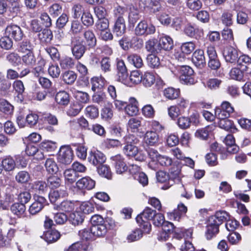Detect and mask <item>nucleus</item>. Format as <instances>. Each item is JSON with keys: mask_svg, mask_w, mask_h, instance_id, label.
I'll return each instance as SVG.
<instances>
[{"mask_svg": "<svg viewBox=\"0 0 251 251\" xmlns=\"http://www.w3.org/2000/svg\"><path fill=\"white\" fill-rule=\"evenodd\" d=\"M74 36L86 46L89 50L94 49L97 46V39L92 29H88L84 31L82 36L80 35Z\"/></svg>", "mask_w": 251, "mask_h": 251, "instance_id": "20e7f679", "label": "nucleus"}, {"mask_svg": "<svg viewBox=\"0 0 251 251\" xmlns=\"http://www.w3.org/2000/svg\"><path fill=\"white\" fill-rule=\"evenodd\" d=\"M234 112V108L227 101L222 102L220 106H217L215 109V114L218 119L229 117Z\"/></svg>", "mask_w": 251, "mask_h": 251, "instance_id": "6e6552de", "label": "nucleus"}, {"mask_svg": "<svg viewBox=\"0 0 251 251\" xmlns=\"http://www.w3.org/2000/svg\"><path fill=\"white\" fill-rule=\"evenodd\" d=\"M208 224L206 227L207 230L205 232V237L207 240H211L215 237L219 232V226L216 223L211 222L210 219L208 220Z\"/></svg>", "mask_w": 251, "mask_h": 251, "instance_id": "79ce46f5", "label": "nucleus"}, {"mask_svg": "<svg viewBox=\"0 0 251 251\" xmlns=\"http://www.w3.org/2000/svg\"><path fill=\"white\" fill-rule=\"evenodd\" d=\"M39 41L42 44H50L53 39L52 31L49 28H44L38 34Z\"/></svg>", "mask_w": 251, "mask_h": 251, "instance_id": "58836bf2", "label": "nucleus"}, {"mask_svg": "<svg viewBox=\"0 0 251 251\" xmlns=\"http://www.w3.org/2000/svg\"><path fill=\"white\" fill-rule=\"evenodd\" d=\"M38 82L43 89L48 91L49 94L51 95L55 93V90L52 87V82L48 78L40 76L38 78Z\"/></svg>", "mask_w": 251, "mask_h": 251, "instance_id": "3c124183", "label": "nucleus"}, {"mask_svg": "<svg viewBox=\"0 0 251 251\" xmlns=\"http://www.w3.org/2000/svg\"><path fill=\"white\" fill-rule=\"evenodd\" d=\"M144 143L149 146H157L159 145V136L153 130H148L144 134Z\"/></svg>", "mask_w": 251, "mask_h": 251, "instance_id": "b1692460", "label": "nucleus"}, {"mask_svg": "<svg viewBox=\"0 0 251 251\" xmlns=\"http://www.w3.org/2000/svg\"><path fill=\"white\" fill-rule=\"evenodd\" d=\"M230 218L229 214L225 210H219L215 212L214 215L209 217L211 222L216 223L218 226L222 225L224 222H226Z\"/></svg>", "mask_w": 251, "mask_h": 251, "instance_id": "a878e982", "label": "nucleus"}, {"mask_svg": "<svg viewBox=\"0 0 251 251\" xmlns=\"http://www.w3.org/2000/svg\"><path fill=\"white\" fill-rule=\"evenodd\" d=\"M68 195L66 188H60L59 190H50L49 193V198L51 203H54L61 197H66Z\"/></svg>", "mask_w": 251, "mask_h": 251, "instance_id": "e433bc0d", "label": "nucleus"}, {"mask_svg": "<svg viewBox=\"0 0 251 251\" xmlns=\"http://www.w3.org/2000/svg\"><path fill=\"white\" fill-rule=\"evenodd\" d=\"M2 168L5 171L9 172L13 170L16 166L15 160L10 156H6L1 161Z\"/></svg>", "mask_w": 251, "mask_h": 251, "instance_id": "338daca9", "label": "nucleus"}, {"mask_svg": "<svg viewBox=\"0 0 251 251\" xmlns=\"http://www.w3.org/2000/svg\"><path fill=\"white\" fill-rule=\"evenodd\" d=\"M106 160L105 155L100 151L93 150L89 152L88 161L90 164L96 167L104 164Z\"/></svg>", "mask_w": 251, "mask_h": 251, "instance_id": "dca6fc26", "label": "nucleus"}, {"mask_svg": "<svg viewBox=\"0 0 251 251\" xmlns=\"http://www.w3.org/2000/svg\"><path fill=\"white\" fill-rule=\"evenodd\" d=\"M61 237L59 231L55 228L47 230L44 232L42 236L43 239L48 244L56 242Z\"/></svg>", "mask_w": 251, "mask_h": 251, "instance_id": "c85d7f7f", "label": "nucleus"}, {"mask_svg": "<svg viewBox=\"0 0 251 251\" xmlns=\"http://www.w3.org/2000/svg\"><path fill=\"white\" fill-rule=\"evenodd\" d=\"M141 17L138 9L132 5H130L128 17L129 23L134 26L135 24L140 20Z\"/></svg>", "mask_w": 251, "mask_h": 251, "instance_id": "09e8293b", "label": "nucleus"}, {"mask_svg": "<svg viewBox=\"0 0 251 251\" xmlns=\"http://www.w3.org/2000/svg\"><path fill=\"white\" fill-rule=\"evenodd\" d=\"M156 211L150 207L147 206L143 211L136 217V221L144 232L150 233L151 230V225L150 221H152L156 213Z\"/></svg>", "mask_w": 251, "mask_h": 251, "instance_id": "7ed1b4c3", "label": "nucleus"}, {"mask_svg": "<svg viewBox=\"0 0 251 251\" xmlns=\"http://www.w3.org/2000/svg\"><path fill=\"white\" fill-rule=\"evenodd\" d=\"M174 55L178 61H184L188 55V42L183 43L177 50H176Z\"/></svg>", "mask_w": 251, "mask_h": 251, "instance_id": "c9c22d12", "label": "nucleus"}, {"mask_svg": "<svg viewBox=\"0 0 251 251\" xmlns=\"http://www.w3.org/2000/svg\"><path fill=\"white\" fill-rule=\"evenodd\" d=\"M101 118L104 121H109L113 116V105L108 103L101 110Z\"/></svg>", "mask_w": 251, "mask_h": 251, "instance_id": "4d7b16f0", "label": "nucleus"}, {"mask_svg": "<svg viewBox=\"0 0 251 251\" xmlns=\"http://www.w3.org/2000/svg\"><path fill=\"white\" fill-rule=\"evenodd\" d=\"M127 61L130 64L139 69L144 65L143 59L140 55L137 53H130L127 56Z\"/></svg>", "mask_w": 251, "mask_h": 251, "instance_id": "a19ab883", "label": "nucleus"}, {"mask_svg": "<svg viewBox=\"0 0 251 251\" xmlns=\"http://www.w3.org/2000/svg\"><path fill=\"white\" fill-rule=\"evenodd\" d=\"M237 64L246 74L251 76V57L245 54L240 55Z\"/></svg>", "mask_w": 251, "mask_h": 251, "instance_id": "6ab92c4d", "label": "nucleus"}, {"mask_svg": "<svg viewBox=\"0 0 251 251\" xmlns=\"http://www.w3.org/2000/svg\"><path fill=\"white\" fill-rule=\"evenodd\" d=\"M229 76L232 79L245 82L250 79V76L240 67H234L229 72Z\"/></svg>", "mask_w": 251, "mask_h": 251, "instance_id": "aec40b11", "label": "nucleus"}, {"mask_svg": "<svg viewBox=\"0 0 251 251\" xmlns=\"http://www.w3.org/2000/svg\"><path fill=\"white\" fill-rule=\"evenodd\" d=\"M112 165L114 167L116 172L118 174H122L128 170L124 157L118 154L110 157Z\"/></svg>", "mask_w": 251, "mask_h": 251, "instance_id": "ddd939ff", "label": "nucleus"}, {"mask_svg": "<svg viewBox=\"0 0 251 251\" xmlns=\"http://www.w3.org/2000/svg\"><path fill=\"white\" fill-rule=\"evenodd\" d=\"M74 157V152L70 145L62 146L59 150L57 159L59 163L64 165L70 164Z\"/></svg>", "mask_w": 251, "mask_h": 251, "instance_id": "0eeeda50", "label": "nucleus"}, {"mask_svg": "<svg viewBox=\"0 0 251 251\" xmlns=\"http://www.w3.org/2000/svg\"><path fill=\"white\" fill-rule=\"evenodd\" d=\"M75 184L77 188L79 190H90L95 187L96 182L90 177L85 176L76 181Z\"/></svg>", "mask_w": 251, "mask_h": 251, "instance_id": "5701e85b", "label": "nucleus"}, {"mask_svg": "<svg viewBox=\"0 0 251 251\" xmlns=\"http://www.w3.org/2000/svg\"><path fill=\"white\" fill-rule=\"evenodd\" d=\"M75 59L67 55L61 56L57 61L62 69H71L75 66Z\"/></svg>", "mask_w": 251, "mask_h": 251, "instance_id": "f704fd0d", "label": "nucleus"}, {"mask_svg": "<svg viewBox=\"0 0 251 251\" xmlns=\"http://www.w3.org/2000/svg\"><path fill=\"white\" fill-rule=\"evenodd\" d=\"M71 50L74 58L76 60H80L89 49L78 40L75 36L71 39Z\"/></svg>", "mask_w": 251, "mask_h": 251, "instance_id": "423d86ee", "label": "nucleus"}, {"mask_svg": "<svg viewBox=\"0 0 251 251\" xmlns=\"http://www.w3.org/2000/svg\"><path fill=\"white\" fill-rule=\"evenodd\" d=\"M21 60L27 67H32L36 64V58L34 51L25 53L21 57Z\"/></svg>", "mask_w": 251, "mask_h": 251, "instance_id": "5fc2aeb1", "label": "nucleus"}, {"mask_svg": "<svg viewBox=\"0 0 251 251\" xmlns=\"http://www.w3.org/2000/svg\"><path fill=\"white\" fill-rule=\"evenodd\" d=\"M76 124L71 125L70 130L71 134H80V130L81 131H90L91 125L88 121L83 116H81L76 119Z\"/></svg>", "mask_w": 251, "mask_h": 251, "instance_id": "9d476101", "label": "nucleus"}, {"mask_svg": "<svg viewBox=\"0 0 251 251\" xmlns=\"http://www.w3.org/2000/svg\"><path fill=\"white\" fill-rule=\"evenodd\" d=\"M70 95L65 91H60L55 95V100L60 105H67L70 101Z\"/></svg>", "mask_w": 251, "mask_h": 251, "instance_id": "37998d69", "label": "nucleus"}, {"mask_svg": "<svg viewBox=\"0 0 251 251\" xmlns=\"http://www.w3.org/2000/svg\"><path fill=\"white\" fill-rule=\"evenodd\" d=\"M221 21L226 27L232 26L233 24V14L232 12L228 10L224 11L221 17Z\"/></svg>", "mask_w": 251, "mask_h": 251, "instance_id": "680f3d73", "label": "nucleus"}, {"mask_svg": "<svg viewBox=\"0 0 251 251\" xmlns=\"http://www.w3.org/2000/svg\"><path fill=\"white\" fill-rule=\"evenodd\" d=\"M180 165L177 164H173L169 170L168 175L172 183H175V180L178 179L180 173Z\"/></svg>", "mask_w": 251, "mask_h": 251, "instance_id": "0e129e2a", "label": "nucleus"}, {"mask_svg": "<svg viewBox=\"0 0 251 251\" xmlns=\"http://www.w3.org/2000/svg\"><path fill=\"white\" fill-rule=\"evenodd\" d=\"M191 60L197 68L203 67L206 64L203 50L201 49L196 50L193 53Z\"/></svg>", "mask_w": 251, "mask_h": 251, "instance_id": "393cba45", "label": "nucleus"}, {"mask_svg": "<svg viewBox=\"0 0 251 251\" xmlns=\"http://www.w3.org/2000/svg\"><path fill=\"white\" fill-rule=\"evenodd\" d=\"M79 236L81 240L85 241H92L96 239V237L92 229V226L89 228H84L79 231Z\"/></svg>", "mask_w": 251, "mask_h": 251, "instance_id": "603ef678", "label": "nucleus"}, {"mask_svg": "<svg viewBox=\"0 0 251 251\" xmlns=\"http://www.w3.org/2000/svg\"><path fill=\"white\" fill-rule=\"evenodd\" d=\"M117 75L120 81L126 79L128 74L125 63L122 59H117L116 64Z\"/></svg>", "mask_w": 251, "mask_h": 251, "instance_id": "72a5a7b5", "label": "nucleus"}, {"mask_svg": "<svg viewBox=\"0 0 251 251\" xmlns=\"http://www.w3.org/2000/svg\"><path fill=\"white\" fill-rule=\"evenodd\" d=\"M65 180L66 183L72 184L76 181L79 177L78 174H76L72 169H67L64 172Z\"/></svg>", "mask_w": 251, "mask_h": 251, "instance_id": "774afa93", "label": "nucleus"}, {"mask_svg": "<svg viewBox=\"0 0 251 251\" xmlns=\"http://www.w3.org/2000/svg\"><path fill=\"white\" fill-rule=\"evenodd\" d=\"M223 56L226 62L235 64L239 58V51L237 49L232 46L226 47L223 51Z\"/></svg>", "mask_w": 251, "mask_h": 251, "instance_id": "f3484780", "label": "nucleus"}, {"mask_svg": "<svg viewBox=\"0 0 251 251\" xmlns=\"http://www.w3.org/2000/svg\"><path fill=\"white\" fill-rule=\"evenodd\" d=\"M47 185L50 190L57 189L63 186L62 180L61 176L56 174L49 175L46 179Z\"/></svg>", "mask_w": 251, "mask_h": 251, "instance_id": "412c9836", "label": "nucleus"}, {"mask_svg": "<svg viewBox=\"0 0 251 251\" xmlns=\"http://www.w3.org/2000/svg\"><path fill=\"white\" fill-rule=\"evenodd\" d=\"M83 107V104L79 102H72L67 109L66 114L70 117H74L78 115Z\"/></svg>", "mask_w": 251, "mask_h": 251, "instance_id": "49530a36", "label": "nucleus"}, {"mask_svg": "<svg viewBox=\"0 0 251 251\" xmlns=\"http://www.w3.org/2000/svg\"><path fill=\"white\" fill-rule=\"evenodd\" d=\"M96 168L98 173L100 176L108 179L112 178V173L108 165L102 164V165H100Z\"/></svg>", "mask_w": 251, "mask_h": 251, "instance_id": "bf43d9fd", "label": "nucleus"}, {"mask_svg": "<svg viewBox=\"0 0 251 251\" xmlns=\"http://www.w3.org/2000/svg\"><path fill=\"white\" fill-rule=\"evenodd\" d=\"M84 114L90 119H96L99 116V108L94 105H88L84 109Z\"/></svg>", "mask_w": 251, "mask_h": 251, "instance_id": "052dcab7", "label": "nucleus"}, {"mask_svg": "<svg viewBox=\"0 0 251 251\" xmlns=\"http://www.w3.org/2000/svg\"><path fill=\"white\" fill-rule=\"evenodd\" d=\"M139 5L150 13L155 14L163 10L160 0H140Z\"/></svg>", "mask_w": 251, "mask_h": 251, "instance_id": "1a4fd4ad", "label": "nucleus"}, {"mask_svg": "<svg viewBox=\"0 0 251 251\" xmlns=\"http://www.w3.org/2000/svg\"><path fill=\"white\" fill-rule=\"evenodd\" d=\"M11 212L18 218H27L26 206L24 203L19 202L13 203L10 207Z\"/></svg>", "mask_w": 251, "mask_h": 251, "instance_id": "bb28decb", "label": "nucleus"}, {"mask_svg": "<svg viewBox=\"0 0 251 251\" xmlns=\"http://www.w3.org/2000/svg\"><path fill=\"white\" fill-rule=\"evenodd\" d=\"M113 32L118 36H121L126 31V25L123 17L116 18L112 27Z\"/></svg>", "mask_w": 251, "mask_h": 251, "instance_id": "7c9ffc66", "label": "nucleus"}, {"mask_svg": "<svg viewBox=\"0 0 251 251\" xmlns=\"http://www.w3.org/2000/svg\"><path fill=\"white\" fill-rule=\"evenodd\" d=\"M5 33L6 35L16 42L21 41L24 36L22 28L15 24H11L8 25L5 28Z\"/></svg>", "mask_w": 251, "mask_h": 251, "instance_id": "f8f14e48", "label": "nucleus"}, {"mask_svg": "<svg viewBox=\"0 0 251 251\" xmlns=\"http://www.w3.org/2000/svg\"><path fill=\"white\" fill-rule=\"evenodd\" d=\"M157 53H150L147 56V63L148 65L152 69H158L161 65L159 58Z\"/></svg>", "mask_w": 251, "mask_h": 251, "instance_id": "13d9d810", "label": "nucleus"}, {"mask_svg": "<svg viewBox=\"0 0 251 251\" xmlns=\"http://www.w3.org/2000/svg\"><path fill=\"white\" fill-rule=\"evenodd\" d=\"M39 148L40 150L45 152H53L57 148V143L51 140H44L40 144Z\"/></svg>", "mask_w": 251, "mask_h": 251, "instance_id": "864d4df0", "label": "nucleus"}, {"mask_svg": "<svg viewBox=\"0 0 251 251\" xmlns=\"http://www.w3.org/2000/svg\"><path fill=\"white\" fill-rule=\"evenodd\" d=\"M161 227L162 231L160 233V238L162 240L166 241L170 237L171 235L174 233L176 229V226L172 222L165 221Z\"/></svg>", "mask_w": 251, "mask_h": 251, "instance_id": "4be33fe9", "label": "nucleus"}, {"mask_svg": "<svg viewBox=\"0 0 251 251\" xmlns=\"http://www.w3.org/2000/svg\"><path fill=\"white\" fill-rule=\"evenodd\" d=\"M11 82L7 79L4 75L0 73V94L3 96H7L10 94Z\"/></svg>", "mask_w": 251, "mask_h": 251, "instance_id": "2f4dec72", "label": "nucleus"}, {"mask_svg": "<svg viewBox=\"0 0 251 251\" xmlns=\"http://www.w3.org/2000/svg\"><path fill=\"white\" fill-rule=\"evenodd\" d=\"M92 229L96 238L112 237L116 235L115 221L111 217L104 219L100 215L95 214L90 220Z\"/></svg>", "mask_w": 251, "mask_h": 251, "instance_id": "f257e3e1", "label": "nucleus"}, {"mask_svg": "<svg viewBox=\"0 0 251 251\" xmlns=\"http://www.w3.org/2000/svg\"><path fill=\"white\" fill-rule=\"evenodd\" d=\"M145 48L147 51L151 53H158L160 52L158 41L155 39H150L145 43Z\"/></svg>", "mask_w": 251, "mask_h": 251, "instance_id": "8fccbe9b", "label": "nucleus"}, {"mask_svg": "<svg viewBox=\"0 0 251 251\" xmlns=\"http://www.w3.org/2000/svg\"><path fill=\"white\" fill-rule=\"evenodd\" d=\"M173 237L178 240H181L184 238V243L180 248L181 251H188L187 244L188 240L187 236H188V230L187 229L181 228H178L176 230L174 231Z\"/></svg>", "mask_w": 251, "mask_h": 251, "instance_id": "cd10ccee", "label": "nucleus"}, {"mask_svg": "<svg viewBox=\"0 0 251 251\" xmlns=\"http://www.w3.org/2000/svg\"><path fill=\"white\" fill-rule=\"evenodd\" d=\"M156 78L152 72H146L142 76L143 85L146 87H151L155 82Z\"/></svg>", "mask_w": 251, "mask_h": 251, "instance_id": "6e6d98bb", "label": "nucleus"}, {"mask_svg": "<svg viewBox=\"0 0 251 251\" xmlns=\"http://www.w3.org/2000/svg\"><path fill=\"white\" fill-rule=\"evenodd\" d=\"M11 86L14 94L15 100L20 103L24 102L25 100L24 93L25 88L24 82L20 79L14 80Z\"/></svg>", "mask_w": 251, "mask_h": 251, "instance_id": "9b49d317", "label": "nucleus"}, {"mask_svg": "<svg viewBox=\"0 0 251 251\" xmlns=\"http://www.w3.org/2000/svg\"><path fill=\"white\" fill-rule=\"evenodd\" d=\"M34 201L29 207L28 211L30 215H34L39 213L45 206L46 199L42 196H34Z\"/></svg>", "mask_w": 251, "mask_h": 251, "instance_id": "a211bd4d", "label": "nucleus"}, {"mask_svg": "<svg viewBox=\"0 0 251 251\" xmlns=\"http://www.w3.org/2000/svg\"><path fill=\"white\" fill-rule=\"evenodd\" d=\"M158 44L160 52L162 50H172L174 47L173 39L168 36L161 37L158 41Z\"/></svg>", "mask_w": 251, "mask_h": 251, "instance_id": "c03bdc74", "label": "nucleus"}, {"mask_svg": "<svg viewBox=\"0 0 251 251\" xmlns=\"http://www.w3.org/2000/svg\"><path fill=\"white\" fill-rule=\"evenodd\" d=\"M206 53L208 56V67L211 70L217 71L221 67V63L218 55L215 46L209 45L206 48Z\"/></svg>", "mask_w": 251, "mask_h": 251, "instance_id": "39448f33", "label": "nucleus"}, {"mask_svg": "<svg viewBox=\"0 0 251 251\" xmlns=\"http://www.w3.org/2000/svg\"><path fill=\"white\" fill-rule=\"evenodd\" d=\"M77 75L74 71L68 70L63 72L61 78L64 83L67 85H72L77 78Z\"/></svg>", "mask_w": 251, "mask_h": 251, "instance_id": "ea45409f", "label": "nucleus"}, {"mask_svg": "<svg viewBox=\"0 0 251 251\" xmlns=\"http://www.w3.org/2000/svg\"><path fill=\"white\" fill-rule=\"evenodd\" d=\"M105 79L102 76H93L90 79L91 90L94 92H100L105 85Z\"/></svg>", "mask_w": 251, "mask_h": 251, "instance_id": "473e14b6", "label": "nucleus"}, {"mask_svg": "<svg viewBox=\"0 0 251 251\" xmlns=\"http://www.w3.org/2000/svg\"><path fill=\"white\" fill-rule=\"evenodd\" d=\"M155 31V26L152 25H148L145 20L141 21L135 29L136 35L142 36L153 34Z\"/></svg>", "mask_w": 251, "mask_h": 251, "instance_id": "2eb2a0df", "label": "nucleus"}, {"mask_svg": "<svg viewBox=\"0 0 251 251\" xmlns=\"http://www.w3.org/2000/svg\"><path fill=\"white\" fill-rule=\"evenodd\" d=\"M85 216L83 214L78 211L71 213L69 215V220L75 226L81 225L84 220Z\"/></svg>", "mask_w": 251, "mask_h": 251, "instance_id": "de8ad7c7", "label": "nucleus"}, {"mask_svg": "<svg viewBox=\"0 0 251 251\" xmlns=\"http://www.w3.org/2000/svg\"><path fill=\"white\" fill-rule=\"evenodd\" d=\"M18 51L23 53L34 51V46L29 40H25L21 42L18 49Z\"/></svg>", "mask_w": 251, "mask_h": 251, "instance_id": "69168bd1", "label": "nucleus"}, {"mask_svg": "<svg viewBox=\"0 0 251 251\" xmlns=\"http://www.w3.org/2000/svg\"><path fill=\"white\" fill-rule=\"evenodd\" d=\"M163 95L168 100H175L179 98L180 95V90L179 88L168 87L163 90Z\"/></svg>", "mask_w": 251, "mask_h": 251, "instance_id": "a18cd8bd", "label": "nucleus"}, {"mask_svg": "<svg viewBox=\"0 0 251 251\" xmlns=\"http://www.w3.org/2000/svg\"><path fill=\"white\" fill-rule=\"evenodd\" d=\"M14 110V106L7 100L2 99L0 101V111L6 115H11Z\"/></svg>", "mask_w": 251, "mask_h": 251, "instance_id": "e2e57ef3", "label": "nucleus"}, {"mask_svg": "<svg viewBox=\"0 0 251 251\" xmlns=\"http://www.w3.org/2000/svg\"><path fill=\"white\" fill-rule=\"evenodd\" d=\"M187 211V207L183 203H180L177 205L176 208L171 212L167 213V217L170 220L179 222L183 217L186 216Z\"/></svg>", "mask_w": 251, "mask_h": 251, "instance_id": "4468645a", "label": "nucleus"}, {"mask_svg": "<svg viewBox=\"0 0 251 251\" xmlns=\"http://www.w3.org/2000/svg\"><path fill=\"white\" fill-rule=\"evenodd\" d=\"M139 112L138 102L134 97L129 99L128 102L127 103L125 107V112L130 116H133L137 115Z\"/></svg>", "mask_w": 251, "mask_h": 251, "instance_id": "c756f323", "label": "nucleus"}, {"mask_svg": "<svg viewBox=\"0 0 251 251\" xmlns=\"http://www.w3.org/2000/svg\"><path fill=\"white\" fill-rule=\"evenodd\" d=\"M125 145L123 148L124 154L128 158H134L136 161L143 162L146 160V155L144 151L135 145L138 143L139 139L134 135L128 134L124 138Z\"/></svg>", "mask_w": 251, "mask_h": 251, "instance_id": "f03ea898", "label": "nucleus"}, {"mask_svg": "<svg viewBox=\"0 0 251 251\" xmlns=\"http://www.w3.org/2000/svg\"><path fill=\"white\" fill-rule=\"evenodd\" d=\"M215 127V125L212 124L206 126L204 128L197 129L195 132V135L196 137L202 140H207L208 138L209 133L212 131Z\"/></svg>", "mask_w": 251, "mask_h": 251, "instance_id": "4c0bfd02", "label": "nucleus"}]
</instances>
